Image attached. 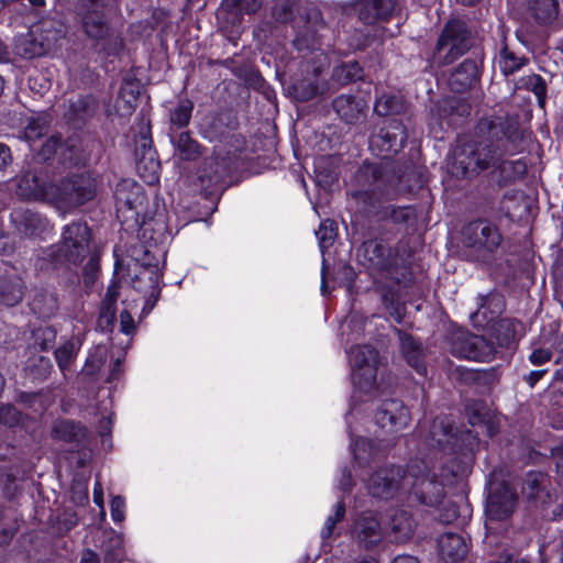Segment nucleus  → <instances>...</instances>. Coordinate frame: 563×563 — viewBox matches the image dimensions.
I'll return each instance as SVG.
<instances>
[{
    "label": "nucleus",
    "mask_w": 563,
    "mask_h": 563,
    "mask_svg": "<svg viewBox=\"0 0 563 563\" xmlns=\"http://www.w3.org/2000/svg\"><path fill=\"white\" fill-rule=\"evenodd\" d=\"M363 77V69L355 60L342 63L334 67L332 78L341 86L358 80Z\"/></svg>",
    "instance_id": "obj_46"
},
{
    "label": "nucleus",
    "mask_w": 563,
    "mask_h": 563,
    "mask_svg": "<svg viewBox=\"0 0 563 563\" xmlns=\"http://www.w3.org/2000/svg\"><path fill=\"white\" fill-rule=\"evenodd\" d=\"M98 109V102L91 95H78L68 101L69 119L86 120L92 117Z\"/></svg>",
    "instance_id": "obj_37"
},
{
    "label": "nucleus",
    "mask_w": 563,
    "mask_h": 563,
    "mask_svg": "<svg viewBox=\"0 0 563 563\" xmlns=\"http://www.w3.org/2000/svg\"><path fill=\"white\" fill-rule=\"evenodd\" d=\"M516 495H487L485 501V528L494 533L499 523L509 519L516 507Z\"/></svg>",
    "instance_id": "obj_13"
},
{
    "label": "nucleus",
    "mask_w": 563,
    "mask_h": 563,
    "mask_svg": "<svg viewBox=\"0 0 563 563\" xmlns=\"http://www.w3.org/2000/svg\"><path fill=\"white\" fill-rule=\"evenodd\" d=\"M349 355L355 386L364 393H371L376 385L379 363L377 351L371 345H356L351 347Z\"/></svg>",
    "instance_id": "obj_9"
},
{
    "label": "nucleus",
    "mask_w": 563,
    "mask_h": 563,
    "mask_svg": "<svg viewBox=\"0 0 563 563\" xmlns=\"http://www.w3.org/2000/svg\"><path fill=\"white\" fill-rule=\"evenodd\" d=\"M517 88L531 90L538 98L540 107H544L547 98V84L540 75L532 74L520 78V80L517 82Z\"/></svg>",
    "instance_id": "obj_50"
},
{
    "label": "nucleus",
    "mask_w": 563,
    "mask_h": 563,
    "mask_svg": "<svg viewBox=\"0 0 563 563\" xmlns=\"http://www.w3.org/2000/svg\"><path fill=\"white\" fill-rule=\"evenodd\" d=\"M53 364L49 357L31 354L25 362L24 371L33 380L43 382L52 373Z\"/></svg>",
    "instance_id": "obj_41"
},
{
    "label": "nucleus",
    "mask_w": 563,
    "mask_h": 563,
    "mask_svg": "<svg viewBox=\"0 0 563 563\" xmlns=\"http://www.w3.org/2000/svg\"><path fill=\"white\" fill-rule=\"evenodd\" d=\"M192 110L194 103L190 100H181L178 106L170 112L172 124L177 128H184L188 125Z\"/></svg>",
    "instance_id": "obj_53"
},
{
    "label": "nucleus",
    "mask_w": 563,
    "mask_h": 563,
    "mask_svg": "<svg viewBox=\"0 0 563 563\" xmlns=\"http://www.w3.org/2000/svg\"><path fill=\"white\" fill-rule=\"evenodd\" d=\"M471 104L463 98L450 97L442 99L437 104V114L441 122L448 126H455L470 115Z\"/></svg>",
    "instance_id": "obj_23"
},
{
    "label": "nucleus",
    "mask_w": 563,
    "mask_h": 563,
    "mask_svg": "<svg viewBox=\"0 0 563 563\" xmlns=\"http://www.w3.org/2000/svg\"><path fill=\"white\" fill-rule=\"evenodd\" d=\"M374 111L380 117L399 114L405 111V102L398 96L383 95L376 99Z\"/></svg>",
    "instance_id": "obj_47"
},
{
    "label": "nucleus",
    "mask_w": 563,
    "mask_h": 563,
    "mask_svg": "<svg viewBox=\"0 0 563 563\" xmlns=\"http://www.w3.org/2000/svg\"><path fill=\"white\" fill-rule=\"evenodd\" d=\"M406 139L405 126L399 120L393 119L371 137L369 145L377 150L383 158H389L402 148Z\"/></svg>",
    "instance_id": "obj_12"
},
{
    "label": "nucleus",
    "mask_w": 563,
    "mask_h": 563,
    "mask_svg": "<svg viewBox=\"0 0 563 563\" xmlns=\"http://www.w3.org/2000/svg\"><path fill=\"white\" fill-rule=\"evenodd\" d=\"M389 528L395 540L401 542L412 534L413 521L406 510H395L389 521Z\"/></svg>",
    "instance_id": "obj_43"
},
{
    "label": "nucleus",
    "mask_w": 563,
    "mask_h": 563,
    "mask_svg": "<svg viewBox=\"0 0 563 563\" xmlns=\"http://www.w3.org/2000/svg\"><path fill=\"white\" fill-rule=\"evenodd\" d=\"M99 271V257L93 254L89 257L87 264L84 267V276L86 284H92L97 277Z\"/></svg>",
    "instance_id": "obj_64"
},
{
    "label": "nucleus",
    "mask_w": 563,
    "mask_h": 563,
    "mask_svg": "<svg viewBox=\"0 0 563 563\" xmlns=\"http://www.w3.org/2000/svg\"><path fill=\"white\" fill-rule=\"evenodd\" d=\"M48 48L49 46L45 41H38L33 34L20 37L14 46L15 53L25 59L42 56L48 51Z\"/></svg>",
    "instance_id": "obj_40"
},
{
    "label": "nucleus",
    "mask_w": 563,
    "mask_h": 563,
    "mask_svg": "<svg viewBox=\"0 0 563 563\" xmlns=\"http://www.w3.org/2000/svg\"><path fill=\"white\" fill-rule=\"evenodd\" d=\"M325 91V84L318 77L305 78L294 84V93L297 100L308 101Z\"/></svg>",
    "instance_id": "obj_44"
},
{
    "label": "nucleus",
    "mask_w": 563,
    "mask_h": 563,
    "mask_svg": "<svg viewBox=\"0 0 563 563\" xmlns=\"http://www.w3.org/2000/svg\"><path fill=\"white\" fill-rule=\"evenodd\" d=\"M477 74L478 68L476 63L473 59H464L452 71L449 78V85L452 90L462 92L475 82Z\"/></svg>",
    "instance_id": "obj_30"
},
{
    "label": "nucleus",
    "mask_w": 563,
    "mask_h": 563,
    "mask_svg": "<svg viewBox=\"0 0 563 563\" xmlns=\"http://www.w3.org/2000/svg\"><path fill=\"white\" fill-rule=\"evenodd\" d=\"M528 11L539 24L549 25L558 18L559 2L556 0H530Z\"/></svg>",
    "instance_id": "obj_35"
},
{
    "label": "nucleus",
    "mask_w": 563,
    "mask_h": 563,
    "mask_svg": "<svg viewBox=\"0 0 563 563\" xmlns=\"http://www.w3.org/2000/svg\"><path fill=\"white\" fill-rule=\"evenodd\" d=\"M503 309V297L497 292H490L479 297L478 309L471 314L475 324L484 325L494 320Z\"/></svg>",
    "instance_id": "obj_29"
},
{
    "label": "nucleus",
    "mask_w": 563,
    "mask_h": 563,
    "mask_svg": "<svg viewBox=\"0 0 563 563\" xmlns=\"http://www.w3.org/2000/svg\"><path fill=\"white\" fill-rule=\"evenodd\" d=\"M356 179L363 189L352 194L356 200V216L373 219L377 223L408 224L416 221L417 213L411 206H394L389 200L399 195L400 178L388 165L367 164L362 166Z\"/></svg>",
    "instance_id": "obj_1"
},
{
    "label": "nucleus",
    "mask_w": 563,
    "mask_h": 563,
    "mask_svg": "<svg viewBox=\"0 0 563 563\" xmlns=\"http://www.w3.org/2000/svg\"><path fill=\"white\" fill-rule=\"evenodd\" d=\"M405 473L408 478V485L411 484L413 486L416 482L422 481L428 475L429 465L422 460H411Z\"/></svg>",
    "instance_id": "obj_56"
},
{
    "label": "nucleus",
    "mask_w": 563,
    "mask_h": 563,
    "mask_svg": "<svg viewBox=\"0 0 563 563\" xmlns=\"http://www.w3.org/2000/svg\"><path fill=\"white\" fill-rule=\"evenodd\" d=\"M111 517L114 522H121L124 519L125 500L121 495H114L110 501Z\"/></svg>",
    "instance_id": "obj_62"
},
{
    "label": "nucleus",
    "mask_w": 563,
    "mask_h": 563,
    "mask_svg": "<svg viewBox=\"0 0 563 563\" xmlns=\"http://www.w3.org/2000/svg\"><path fill=\"white\" fill-rule=\"evenodd\" d=\"M305 31L300 33V36L295 40V45L298 48H301V42L305 41L307 43L311 42V46H313V42L318 32L324 27V23L321 16L320 10L316 5H309L305 12Z\"/></svg>",
    "instance_id": "obj_33"
},
{
    "label": "nucleus",
    "mask_w": 563,
    "mask_h": 563,
    "mask_svg": "<svg viewBox=\"0 0 563 563\" xmlns=\"http://www.w3.org/2000/svg\"><path fill=\"white\" fill-rule=\"evenodd\" d=\"M108 0H78L76 16L85 35L107 54L114 53L120 43L110 25Z\"/></svg>",
    "instance_id": "obj_4"
},
{
    "label": "nucleus",
    "mask_w": 563,
    "mask_h": 563,
    "mask_svg": "<svg viewBox=\"0 0 563 563\" xmlns=\"http://www.w3.org/2000/svg\"><path fill=\"white\" fill-rule=\"evenodd\" d=\"M316 235L319 241V246L322 252H324L327 249H329L336 236V224L332 220H325L321 222L318 231L316 232Z\"/></svg>",
    "instance_id": "obj_54"
},
{
    "label": "nucleus",
    "mask_w": 563,
    "mask_h": 563,
    "mask_svg": "<svg viewBox=\"0 0 563 563\" xmlns=\"http://www.w3.org/2000/svg\"><path fill=\"white\" fill-rule=\"evenodd\" d=\"M175 154L183 161H196L201 156L200 144L190 136L189 132H181L174 141Z\"/></svg>",
    "instance_id": "obj_42"
},
{
    "label": "nucleus",
    "mask_w": 563,
    "mask_h": 563,
    "mask_svg": "<svg viewBox=\"0 0 563 563\" xmlns=\"http://www.w3.org/2000/svg\"><path fill=\"white\" fill-rule=\"evenodd\" d=\"M488 332L498 346L509 347L516 338V323L510 319H500L489 325Z\"/></svg>",
    "instance_id": "obj_38"
},
{
    "label": "nucleus",
    "mask_w": 563,
    "mask_h": 563,
    "mask_svg": "<svg viewBox=\"0 0 563 563\" xmlns=\"http://www.w3.org/2000/svg\"><path fill=\"white\" fill-rule=\"evenodd\" d=\"M10 222L21 236L33 238L42 234L47 228V220L38 212L27 208H14L10 213Z\"/></svg>",
    "instance_id": "obj_17"
},
{
    "label": "nucleus",
    "mask_w": 563,
    "mask_h": 563,
    "mask_svg": "<svg viewBox=\"0 0 563 563\" xmlns=\"http://www.w3.org/2000/svg\"><path fill=\"white\" fill-rule=\"evenodd\" d=\"M459 500L452 499V495H423V503H427L426 497H430V501L438 504L439 519L443 523H452L457 519L465 521L471 517V506L467 501L466 495H456Z\"/></svg>",
    "instance_id": "obj_14"
},
{
    "label": "nucleus",
    "mask_w": 563,
    "mask_h": 563,
    "mask_svg": "<svg viewBox=\"0 0 563 563\" xmlns=\"http://www.w3.org/2000/svg\"><path fill=\"white\" fill-rule=\"evenodd\" d=\"M80 346L81 340L74 338L55 350V358L62 372H65L75 361Z\"/></svg>",
    "instance_id": "obj_45"
},
{
    "label": "nucleus",
    "mask_w": 563,
    "mask_h": 563,
    "mask_svg": "<svg viewBox=\"0 0 563 563\" xmlns=\"http://www.w3.org/2000/svg\"><path fill=\"white\" fill-rule=\"evenodd\" d=\"M397 0H357L358 19L365 24L389 20L397 10Z\"/></svg>",
    "instance_id": "obj_20"
},
{
    "label": "nucleus",
    "mask_w": 563,
    "mask_h": 563,
    "mask_svg": "<svg viewBox=\"0 0 563 563\" xmlns=\"http://www.w3.org/2000/svg\"><path fill=\"white\" fill-rule=\"evenodd\" d=\"M345 514V507L343 503H338L334 508L333 512L329 515L327 518L323 528L321 529V539L323 541H327L331 538L333 534L335 525L342 520Z\"/></svg>",
    "instance_id": "obj_55"
},
{
    "label": "nucleus",
    "mask_w": 563,
    "mask_h": 563,
    "mask_svg": "<svg viewBox=\"0 0 563 563\" xmlns=\"http://www.w3.org/2000/svg\"><path fill=\"white\" fill-rule=\"evenodd\" d=\"M549 483V477L547 474L542 472H529L526 475V478L522 484V490H545L547 484Z\"/></svg>",
    "instance_id": "obj_58"
},
{
    "label": "nucleus",
    "mask_w": 563,
    "mask_h": 563,
    "mask_svg": "<svg viewBox=\"0 0 563 563\" xmlns=\"http://www.w3.org/2000/svg\"><path fill=\"white\" fill-rule=\"evenodd\" d=\"M123 539L121 534L114 531L110 532L109 544H104L107 561L118 563L122 556Z\"/></svg>",
    "instance_id": "obj_60"
},
{
    "label": "nucleus",
    "mask_w": 563,
    "mask_h": 563,
    "mask_svg": "<svg viewBox=\"0 0 563 563\" xmlns=\"http://www.w3.org/2000/svg\"><path fill=\"white\" fill-rule=\"evenodd\" d=\"M52 198L70 207L84 205L91 200L97 191V179L88 173L73 175L58 185H53Z\"/></svg>",
    "instance_id": "obj_10"
},
{
    "label": "nucleus",
    "mask_w": 563,
    "mask_h": 563,
    "mask_svg": "<svg viewBox=\"0 0 563 563\" xmlns=\"http://www.w3.org/2000/svg\"><path fill=\"white\" fill-rule=\"evenodd\" d=\"M472 47V33L461 20L448 21L437 41L432 65L446 66L455 62Z\"/></svg>",
    "instance_id": "obj_7"
},
{
    "label": "nucleus",
    "mask_w": 563,
    "mask_h": 563,
    "mask_svg": "<svg viewBox=\"0 0 563 563\" xmlns=\"http://www.w3.org/2000/svg\"><path fill=\"white\" fill-rule=\"evenodd\" d=\"M30 307L40 318H51L58 309L57 297L51 291L38 290L35 292Z\"/></svg>",
    "instance_id": "obj_39"
},
{
    "label": "nucleus",
    "mask_w": 563,
    "mask_h": 563,
    "mask_svg": "<svg viewBox=\"0 0 563 563\" xmlns=\"http://www.w3.org/2000/svg\"><path fill=\"white\" fill-rule=\"evenodd\" d=\"M428 445L446 454H463L471 452L477 442V435L471 430L453 432V423L449 417H437L426 437Z\"/></svg>",
    "instance_id": "obj_8"
},
{
    "label": "nucleus",
    "mask_w": 563,
    "mask_h": 563,
    "mask_svg": "<svg viewBox=\"0 0 563 563\" xmlns=\"http://www.w3.org/2000/svg\"><path fill=\"white\" fill-rule=\"evenodd\" d=\"M481 135L457 146L453 157V173L456 176L468 177L488 168H497L506 154L504 139L499 137L503 130L492 120H481L477 124Z\"/></svg>",
    "instance_id": "obj_2"
},
{
    "label": "nucleus",
    "mask_w": 563,
    "mask_h": 563,
    "mask_svg": "<svg viewBox=\"0 0 563 563\" xmlns=\"http://www.w3.org/2000/svg\"><path fill=\"white\" fill-rule=\"evenodd\" d=\"M48 131L47 122L44 119L37 118L31 120L24 130V135L27 142L34 143L45 135Z\"/></svg>",
    "instance_id": "obj_57"
},
{
    "label": "nucleus",
    "mask_w": 563,
    "mask_h": 563,
    "mask_svg": "<svg viewBox=\"0 0 563 563\" xmlns=\"http://www.w3.org/2000/svg\"><path fill=\"white\" fill-rule=\"evenodd\" d=\"M438 547L442 558L449 562H456L467 553V544L461 534L446 532L438 539Z\"/></svg>",
    "instance_id": "obj_28"
},
{
    "label": "nucleus",
    "mask_w": 563,
    "mask_h": 563,
    "mask_svg": "<svg viewBox=\"0 0 563 563\" xmlns=\"http://www.w3.org/2000/svg\"><path fill=\"white\" fill-rule=\"evenodd\" d=\"M263 0H222L218 15L232 26L240 25L244 14L256 13Z\"/></svg>",
    "instance_id": "obj_22"
},
{
    "label": "nucleus",
    "mask_w": 563,
    "mask_h": 563,
    "mask_svg": "<svg viewBox=\"0 0 563 563\" xmlns=\"http://www.w3.org/2000/svg\"><path fill=\"white\" fill-rule=\"evenodd\" d=\"M42 40L49 46L52 42L57 41L63 34V24L60 21L42 20L37 25Z\"/></svg>",
    "instance_id": "obj_52"
},
{
    "label": "nucleus",
    "mask_w": 563,
    "mask_h": 563,
    "mask_svg": "<svg viewBox=\"0 0 563 563\" xmlns=\"http://www.w3.org/2000/svg\"><path fill=\"white\" fill-rule=\"evenodd\" d=\"M497 168H500L503 174H506L507 178H520L527 173V165L521 159L506 161L501 158L500 164Z\"/></svg>",
    "instance_id": "obj_59"
},
{
    "label": "nucleus",
    "mask_w": 563,
    "mask_h": 563,
    "mask_svg": "<svg viewBox=\"0 0 563 563\" xmlns=\"http://www.w3.org/2000/svg\"><path fill=\"white\" fill-rule=\"evenodd\" d=\"M338 117L347 124H357L366 118L368 103L363 97L341 95L332 101Z\"/></svg>",
    "instance_id": "obj_18"
},
{
    "label": "nucleus",
    "mask_w": 563,
    "mask_h": 563,
    "mask_svg": "<svg viewBox=\"0 0 563 563\" xmlns=\"http://www.w3.org/2000/svg\"><path fill=\"white\" fill-rule=\"evenodd\" d=\"M383 227L368 228L366 236L368 240L363 242V263L373 273L382 278L389 279L396 284L405 286L411 283V274L408 267L398 264V251L378 240L383 235Z\"/></svg>",
    "instance_id": "obj_3"
},
{
    "label": "nucleus",
    "mask_w": 563,
    "mask_h": 563,
    "mask_svg": "<svg viewBox=\"0 0 563 563\" xmlns=\"http://www.w3.org/2000/svg\"><path fill=\"white\" fill-rule=\"evenodd\" d=\"M354 459L360 466H366L378 456V450L374 442L360 438L353 444Z\"/></svg>",
    "instance_id": "obj_48"
},
{
    "label": "nucleus",
    "mask_w": 563,
    "mask_h": 563,
    "mask_svg": "<svg viewBox=\"0 0 563 563\" xmlns=\"http://www.w3.org/2000/svg\"><path fill=\"white\" fill-rule=\"evenodd\" d=\"M24 295V284L14 269L0 273V302L15 306Z\"/></svg>",
    "instance_id": "obj_26"
},
{
    "label": "nucleus",
    "mask_w": 563,
    "mask_h": 563,
    "mask_svg": "<svg viewBox=\"0 0 563 563\" xmlns=\"http://www.w3.org/2000/svg\"><path fill=\"white\" fill-rule=\"evenodd\" d=\"M115 199L119 209L125 207L130 210H136L143 205L144 194L140 185L124 181L118 186Z\"/></svg>",
    "instance_id": "obj_34"
},
{
    "label": "nucleus",
    "mask_w": 563,
    "mask_h": 563,
    "mask_svg": "<svg viewBox=\"0 0 563 563\" xmlns=\"http://www.w3.org/2000/svg\"><path fill=\"white\" fill-rule=\"evenodd\" d=\"M453 355L477 362H489L494 358L496 347L490 340L467 331H456L451 339Z\"/></svg>",
    "instance_id": "obj_11"
},
{
    "label": "nucleus",
    "mask_w": 563,
    "mask_h": 563,
    "mask_svg": "<svg viewBox=\"0 0 563 563\" xmlns=\"http://www.w3.org/2000/svg\"><path fill=\"white\" fill-rule=\"evenodd\" d=\"M20 420V413L12 405H0V424L13 426Z\"/></svg>",
    "instance_id": "obj_61"
},
{
    "label": "nucleus",
    "mask_w": 563,
    "mask_h": 563,
    "mask_svg": "<svg viewBox=\"0 0 563 563\" xmlns=\"http://www.w3.org/2000/svg\"><path fill=\"white\" fill-rule=\"evenodd\" d=\"M377 424L389 431H399L410 421V413L402 401L398 399L384 400L375 413Z\"/></svg>",
    "instance_id": "obj_16"
},
{
    "label": "nucleus",
    "mask_w": 563,
    "mask_h": 563,
    "mask_svg": "<svg viewBox=\"0 0 563 563\" xmlns=\"http://www.w3.org/2000/svg\"><path fill=\"white\" fill-rule=\"evenodd\" d=\"M56 339V331L51 327H43L32 332V345L30 352L46 351L53 346Z\"/></svg>",
    "instance_id": "obj_51"
},
{
    "label": "nucleus",
    "mask_w": 563,
    "mask_h": 563,
    "mask_svg": "<svg viewBox=\"0 0 563 563\" xmlns=\"http://www.w3.org/2000/svg\"><path fill=\"white\" fill-rule=\"evenodd\" d=\"M353 536L366 548L376 545L383 538V531L378 520L368 515L355 522Z\"/></svg>",
    "instance_id": "obj_27"
},
{
    "label": "nucleus",
    "mask_w": 563,
    "mask_h": 563,
    "mask_svg": "<svg viewBox=\"0 0 563 563\" xmlns=\"http://www.w3.org/2000/svg\"><path fill=\"white\" fill-rule=\"evenodd\" d=\"M53 190V185H47L43 176L33 172H26L18 179L16 195L24 199H49Z\"/></svg>",
    "instance_id": "obj_21"
},
{
    "label": "nucleus",
    "mask_w": 563,
    "mask_h": 563,
    "mask_svg": "<svg viewBox=\"0 0 563 563\" xmlns=\"http://www.w3.org/2000/svg\"><path fill=\"white\" fill-rule=\"evenodd\" d=\"M90 229L84 222L64 228L59 244L44 249L40 260L57 267L65 262L77 265L89 254Z\"/></svg>",
    "instance_id": "obj_5"
},
{
    "label": "nucleus",
    "mask_w": 563,
    "mask_h": 563,
    "mask_svg": "<svg viewBox=\"0 0 563 563\" xmlns=\"http://www.w3.org/2000/svg\"><path fill=\"white\" fill-rule=\"evenodd\" d=\"M154 151H148V156H139L136 159L137 173L147 184H153L158 179L159 163L154 158Z\"/></svg>",
    "instance_id": "obj_49"
},
{
    "label": "nucleus",
    "mask_w": 563,
    "mask_h": 563,
    "mask_svg": "<svg viewBox=\"0 0 563 563\" xmlns=\"http://www.w3.org/2000/svg\"><path fill=\"white\" fill-rule=\"evenodd\" d=\"M297 0H274L271 8L273 22L262 21L257 26V35L266 40L273 33L274 24H286L294 20V10Z\"/></svg>",
    "instance_id": "obj_24"
},
{
    "label": "nucleus",
    "mask_w": 563,
    "mask_h": 563,
    "mask_svg": "<svg viewBox=\"0 0 563 563\" xmlns=\"http://www.w3.org/2000/svg\"><path fill=\"white\" fill-rule=\"evenodd\" d=\"M62 146V139L58 136H51L46 142L42 145L40 150V155L43 159H49L57 150Z\"/></svg>",
    "instance_id": "obj_63"
},
{
    "label": "nucleus",
    "mask_w": 563,
    "mask_h": 563,
    "mask_svg": "<svg viewBox=\"0 0 563 563\" xmlns=\"http://www.w3.org/2000/svg\"><path fill=\"white\" fill-rule=\"evenodd\" d=\"M408 478L400 466L387 465L374 472L368 481L367 488L374 493L397 492L406 489Z\"/></svg>",
    "instance_id": "obj_15"
},
{
    "label": "nucleus",
    "mask_w": 563,
    "mask_h": 563,
    "mask_svg": "<svg viewBox=\"0 0 563 563\" xmlns=\"http://www.w3.org/2000/svg\"><path fill=\"white\" fill-rule=\"evenodd\" d=\"M500 47L495 55V65L498 70L509 77L517 74L529 64V58L525 54H520L506 41L505 31L501 33Z\"/></svg>",
    "instance_id": "obj_19"
},
{
    "label": "nucleus",
    "mask_w": 563,
    "mask_h": 563,
    "mask_svg": "<svg viewBox=\"0 0 563 563\" xmlns=\"http://www.w3.org/2000/svg\"><path fill=\"white\" fill-rule=\"evenodd\" d=\"M51 435L57 441L80 443L86 437V429L73 420L58 419L52 426Z\"/></svg>",
    "instance_id": "obj_31"
},
{
    "label": "nucleus",
    "mask_w": 563,
    "mask_h": 563,
    "mask_svg": "<svg viewBox=\"0 0 563 563\" xmlns=\"http://www.w3.org/2000/svg\"><path fill=\"white\" fill-rule=\"evenodd\" d=\"M120 285L118 282H112L104 294L101 301L99 311V327L108 329L113 325L115 321L117 301L119 299Z\"/></svg>",
    "instance_id": "obj_32"
},
{
    "label": "nucleus",
    "mask_w": 563,
    "mask_h": 563,
    "mask_svg": "<svg viewBox=\"0 0 563 563\" xmlns=\"http://www.w3.org/2000/svg\"><path fill=\"white\" fill-rule=\"evenodd\" d=\"M401 353L407 361L408 365L422 375H427V366L424 362V351L422 344L417 341L411 334L401 330H397Z\"/></svg>",
    "instance_id": "obj_25"
},
{
    "label": "nucleus",
    "mask_w": 563,
    "mask_h": 563,
    "mask_svg": "<svg viewBox=\"0 0 563 563\" xmlns=\"http://www.w3.org/2000/svg\"><path fill=\"white\" fill-rule=\"evenodd\" d=\"M228 172V164L224 158L210 157L205 161L199 179L202 185L207 183L208 187L216 186L222 181Z\"/></svg>",
    "instance_id": "obj_36"
},
{
    "label": "nucleus",
    "mask_w": 563,
    "mask_h": 563,
    "mask_svg": "<svg viewBox=\"0 0 563 563\" xmlns=\"http://www.w3.org/2000/svg\"><path fill=\"white\" fill-rule=\"evenodd\" d=\"M503 236L498 228L486 220L467 223L462 230V244L472 261L486 262L499 249Z\"/></svg>",
    "instance_id": "obj_6"
}]
</instances>
